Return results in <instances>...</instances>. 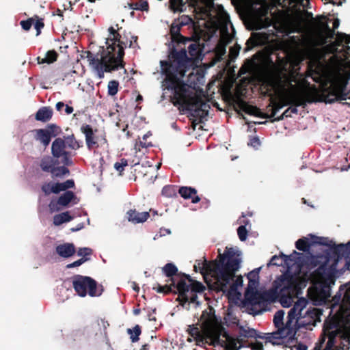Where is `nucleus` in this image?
I'll use <instances>...</instances> for the list:
<instances>
[{"label": "nucleus", "mask_w": 350, "mask_h": 350, "mask_svg": "<svg viewBox=\"0 0 350 350\" xmlns=\"http://www.w3.org/2000/svg\"><path fill=\"white\" fill-rule=\"evenodd\" d=\"M236 255L239 256L232 247H226L223 254L219 250L214 260H199L194 269H199L210 290L226 293L228 306L224 319L225 324L228 327L241 329V275H235L241 261Z\"/></svg>", "instance_id": "obj_1"}, {"label": "nucleus", "mask_w": 350, "mask_h": 350, "mask_svg": "<svg viewBox=\"0 0 350 350\" xmlns=\"http://www.w3.org/2000/svg\"><path fill=\"white\" fill-rule=\"evenodd\" d=\"M350 253V241L330 248L322 255L312 256L311 264L317 267L314 273L315 283L311 291L316 304L321 305L331 295V286L341 273L336 269L340 256Z\"/></svg>", "instance_id": "obj_2"}, {"label": "nucleus", "mask_w": 350, "mask_h": 350, "mask_svg": "<svg viewBox=\"0 0 350 350\" xmlns=\"http://www.w3.org/2000/svg\"><path fill=\"white\" fill-rule=\"evenodd\" d=\"M116 26L117 29L113 27H109V35L106 40L107 48L105 49L104 46L101 47L100 55L98 53L94 55L87 51L83 55L88 59L90 66L96 72L100 79L104 77L105 72H110L124 67V49L128 43L122 39L119 32L122 27H119L118 24Z\"/></svg>", "instance_id": "obj_3"}, {"label": "nucleus", "mask_w": 350, "mask_h": 350, "mask_svg": "<svg viewBox=\"0 0 350 350\" xmlns=\"http://www.w3.org/2000/svg\"><path fill=\"white\" fill-rule=\"evenodd\" d=\"M310 75L314 79L323 78L326 84L321 91V100L332 103L350 98L347 92L349 75L342 72L338 66L324 64L319 59L310 61L308 66Z\"/></svg>", "instance_id": "obj_4"}, {"label": "nucleus", "mask_w": 350, "mask_h": 350, "mask_svg": "<svg viewBox=\"0 0 350 350\" xmlns=\"http://www.w3.org/2000/svg\"><path fill=\"white\" fill-rule=\"evenodd\" d=\"M308 300L304 298L299 299L288 312L287 320L284 323L285 312L280 310L275 312L273 317V323L277 331L265 334V339L267 342L273 345L280 344V340L286 338H291L295 335L298 321L301 319L308 318L309 321H303L301 324H310L314 321L317 317L315 308H308L304 311L308 305Z\"/></svg>", "instance_id": "obj_5"}, {"label": "nucleus", "mask_w": 350, "mask_h": 350, "mask_svg": "<svg viewBox=\"0 0 350 350\" xmlns=\"http://www.w3.org/2000/svg\"><path fill=\"white\" fill-rule=\"evenodd\" d=\"M171 57L174 62H161L163 72L165 75L164 85L165 88L173 92L171 100L174 105H180L187 109L191 96H187V88L184 82L178 77H183L187 71L185 66L188 62L185 52L176 53L175 51Z\"/></svg>", "instance_id": "obj_6"}, {"label": "nucleus", "mask_w": 350, "mask_h": 350, "mask_svg": "<svg viewBox=\"0 0 350 350\" xmlns=\"http://www.w3.org/2000/svg\"><path fill=\"white\" fill-rule=\"evenodd\" d=\"M323 332L328 338L323 350H335L334 340L338 335L350 341V291L345 293L336 313L325 323Z\"/></svg>", "instance_id": "obj_7"}, {"label": "nucleus", "mask_w": 350, "mask_h": 350, "mask_svg": "<svg viewBox=\"0 0 350 350\" xmlns=\"http://www.w3.org/2000/svg\"><path fill=\"white\" fill-rule=\"evenodd\" d=\"M261 269L262 267L256 268L246 275L248 284L245 298L242 299V312L245 311L253 315L260 314L263 310V301L271 300L276 297L275 290H258Z\"/></svg>", "instance_id": "obj_8"}, {"label": "nucleus", "mask_w": 350, "mask_h": 350, "mask_svg": "<svg viewBox=\"0 0 350 350\" xmlns=\"http://www.w3.org/2000/svg\"><path fill=\"white\" fill-rule=\"evenodd\" d=\"M215 309L209 306L207 310L202 312L200 317L201 329L197 325H191L188 326L187 332L189 336L193 337L196 344L200 345L206 343L211 345L219 319L215 315Z\"/></svg>", "instance_id": "obj_9"}, {"label": "nucleus", "mask_w": 350, "mask_h": 350, "mask_svg": "<svg viewBox=\"0 0 350 350\" xmlns=\"http://www.w3.org/2000/svg\"><path fill=\"white\" fill-rule=\"evenodd\" d=\"M295 287V280L288 273H286L278 278L273 282V288L269 291H274L277 293L276 297L271 300L263 301V310L262 312L266 310V306L268 303L273 302L279 299L281 305L284 308H288L291 306L293 298V288Z\"/></svg>", "instance_id": "obj_10"}, {"label": "nucleus", "mask_w": 350, "mask_h": 350, "mask_svg": "<svg viewBox=\"0 0 350 350\" xmlns=\"http://www.w3.org/2000/svg\"><path fill=\"white\" fill-rule=\"evenodd\" d=\"M265 7L264 0H242V21L244 12L247 11L252 14L250 21L252 29L257 30L268 27L271 25V21L265 16L267 10Z\"/></svg>", "instance_id": "obj_11"}, {"label": "nucleus", "mask_w": 350, "mask_h": 350, "mask_svg": "<svg viewBox=\"0 0 350 350\" xmlns=\"http://www.w3.org/2000/svg\"><path fill=\"white\" fill-rule=\"evenodd\" d=\"M176 288L178 293V300L180 305L191 302L199 304L198 293H202L206 287L200 282L193 280L188 284L184 279H180L176 283Z\"/></svg>", "instance_id": "obj_12"}, {"label": "nucleus", "mask_w": 350, "mask_h": 350, "mask_svg": "<svg viewBox=\"0 0 350 350\" xmlns=\"http://www.w3.org/2000/svg\"><path fill=\"white\" fill-rule=\"evenodd\" d=\"M72 286L77 294L82 297L87 295L90 297H98L103 292V286L89 276L75 275L72 277Z\"/></svg>", "instance_id": "obj_13"}, {"label": "nucleus", "mask_w": 350, "mask_h": 350, "mask_svg": "<svg viewBox=\"0 0 350 350\" xmlns=\"http://www.w3.org/2000/svg\"><path fill=\"white\" fill-rule=\"evenodd\" d=\"M239 77H241V68L237 71V78L233 79L222 88V96L224 100L233 108L238 116H241V80L237 83L234 92L232 88L234 82Z\"/></svg>", "instance_id": "obj_14"}, {"label": "nucleus", "mask_w": 350, "mask_h": 350, "mask_svg": "<svg viewBox=\"0 0 350 350\" xmlns=\"http://www.w3.org/2000/svg\"><path fill=\"white\" fill-rule=\"evenodd\" d=\"M215 333H214L211 345L213 346H221L224 347L226 350H239L241 348V338L239 336L235 340L230 336L225 330L224 327L221 324L220 321H218Z\"/></svg>", "instance_id": "obj_15"}, {"label": "nucleus", "mask_w": 350, "mask_h": 350, "mask_svg": "<svg viewBox=\"0 0 350 350\" xmlns=\"http://www.w3.org/2000/svg\"><path fill=\"white\" fill-rule=\"evenodd\" d=\"M210 108V105L204 101L200 95H196L191 96L190 104H187V111H189L190 116L194 118L193 123L196 121L201 123L208 116Z\"/></svg>", "instance_id": "obj_16"}, {"label": "nucleus", "mask_w": 350, "mask_h": 350, "mask_svg": "<svg viewBox=\"0 0 350 350\" xmlns=\"http://www.w3.org/2000/svg\"><path fill=\"white\" fill-rule=\"evenodd\" d=\"M81 131L85 135L86 146L89 150L98 148L100 145L107 144L105 135H96L92 127L90 124H83L81 127Z\"/></svg>", "instance_id": "obj_17"}, {"label": "nucleus", "mask_w": 350, "mask_h": 350, "mask_svg": "<svg viewBox=\"0 0 350 350\" xmlns=\"http://www.w3.org/2000/svg\"><path fill=\"white\" fill-rule=\"evenodd\" d=\"M176 51V53H180L182 51L185 52V55L187 59L188 62H187L185 66V71H187L191 67H192L194 64L195 61L199 59L200 56L202 53V49L200 47V43L198 42H194L189 44L188 46V52L190 55L189 57L187 54V51L185 49H182L180 51H177L174 46H173L170 51V54L168 55V60L167 62H174L172 60V58L171 57L172 54L174 51Z\"/></svg>", "instance_id": "obj_18"}, {"label": "nucleus", "mask_w": 350, "mask_h": 350, "mask_svg": "<svg viewBox=\"0 0 350 350\" xmlns=\"http://www.w3.org/2000/svg\"><path fill=\"white\" fill-rule=\"evenodd\" d=\"M66 143L64 139L56 138L51 145V153L55 158L62 157V162L66 165H70L72 161L70 160L71 153L66 150Z\"/></svg>", "instance_id": "obj_19"}, {"label": "nucleus", "mask_w": 350, "mask_h": 350, "mask_svg": "<svg viewBox=\"0 0 350 350\" xmlns=\"http://www.w3.org/2000/svg\"><path fill=\"white\" fill-rule=\"evenodd\" d=\"M70 202L76 204L79 202V200L73 191H67L59 196L57 200H52L49 207L51 211H58L61 207L68 206Z\"/></svg>", "instance_id": "obj_20"}, {"label": "nucleus", "mask_w": 350, "mask_h": 350, "mask_svg": "<svg viewBox=\"0 0 350 350\" xmlns=\"http://www.w3.org/2000/svg\"><path fill=\"white\" fill-rule=\"evenodd\" d=\"M292 90L286 92L282 99L284 105H295L297 106L305 105L306 103V98L295 90V87L291 85Z\"/></svg>", "instance_id": "obj_21"}, {"label": "nucleus", "mask_w": 350, "mask_h": 350, "mask_svg": "<svg viewBox=\"0 0 350 350\" xmlns=\"http://www.w3.org/2000/svg\"><path fill=\"white\" fill-rule=\"evenodd\" d=\"M334 35V31L327 25L324 31H319L310 40V44L313 47L323 46L327 42V40L333 38Z\"/></svg>", "instance_id": "obj_22"}, {"label": "nucleus", "mask_w": 350, "mask_h": 350, "mask_svg": "<svg viewBox=\"0 0 350 350\" xmlns=\"http://www.w3.org/2000/svg\"><path fill=\"white\" fill-rule=\"evenodd\" d=\"M345 42L346 44L350 43V36L345 33H336V40L334 42L327 44L324 46V51L329 53H334L338 51V47Z\"/></svg>", "instance_id": "obj_23"}, {"label": "nucleus", "mask_w": 350, "mask_h": 350, "mask_svg": "<svg viewBox=\"0 0 350 350\" xmlns=\"http://www.w3.org/2000/svg\"><path fill=\"white\" fill-rule=\"evenodd\" d=\"M181 28L182 27L174 21L170 28V34L172 42L185 44L191 41V38L183 36L180 33Z\"/></svg>", "instance_id": "obj_24"}, {"label": "nucleus", "mask_w": 350, "mask_h": 350, "mask_svg": "<svg viewBox=\"0 0 350 350\" xmlns=\"http://www.w3.org/2000/svg\"><path fill=\"white\" fill-rule=\"evenodd\" d=\"M284 262L288 267V271L295 267V271L299 272L301 267V258L303 257V254L294 251L293 254L289 256L283 255Z\"/></svg>", "instance_id": "obj_25"}, {"label": "nucleus", "mask_w": 350, "mask_h": 350, "mask_svg": "<svg viewBox=\"0 0 350 350\" xmlns=\"http://www.w3.org/2000/svg\"><path fill=\"white\" fill-rule=\"evenodd\" d=\"M150 217L149 212H138L136 209H130L126 213V217L129 221L133 224L143 223Z\"/></svg>", "instance_id": "obj_26"}, {"label": "nucleus", "mask_w": 350, "mask_h": 350, "mask_svg": "<svg viewBox=\"0 0 350 350\" xmlns=\"http://www.w3.org/2000/svg\"><path fill=\"white\" fill-rule=\"evenodd\" d=\"M162 272L169 278L167 282H172V285L174 288H176V284L175 278L178 275L177 267L172 262H168L162 268Z\"/></svg>", "instance_id": "obj_27"}, {"label": "nucleus", "mask_w": 350, "mask_h": 350, "mask_svg": "<svg viewBox=\"0 0 350 350\" xmlns=\"http://www.w3.org/2000/svg\"><path fill=\"white\" fill-rule=\"evenodd\" d=\"M55 252L59 256L68 258L75 254L76 249L73 243H65L56 246Z\"/></svg>", "instance_id": "obj_28"}, {"label": "nucleus", "mask_w": 350, "mask_h": 350, "mask_svg": "<svg viewBox=\"0 0 350 350\" xmlns=\"http://www.w3.org/2000/svg\"><path fill=\"white\" fill-rule=\"evenodd\" d=\"M178 193L184 199H191L192 203H198L200 200V198L197 195V190L190 187H180Z\"/></svg>", "instance_id": "obj_29"}, {"label": "nucleus", "mask_w": 350, "mask_h": 350, "mask_svg": "<svg viewBox=\"0 0 350 350\" xmlns=\"http://www.w3.org/2000/svg\"><path fill=\"white\" fill-rule=\"evenodd\" d=\"M53 113V109L50 107H42L36 113L35 119L37 121L46 122L52 118Z\"/></svg>", "instance_id": "obj_30"}, {"label": "nucleus", "mask_w": 350, "mask_h": 350, "mask_svg": "<svg viewBox=\"0 0 350 350\" xmlns=\"http://www.w3.org/2000/svg\"><path fill=\"white\" fill-rule=\"evenodd\" d=\"M34 133V139L36 141L41 142L44 147L49 146L51 142V137L49 133L44 129H35L33 131Z\"/></svg>", "instance_id": "obj_31"}, {"label": "nucleus", "mask_w": 350, "mask_h": 350, "mask_svg": "<svg viewBox=\"0 0 350 350\" xmlns=\"http://www.w3.org/2000/svg\"><path fill=\"white\" fill-rule=\"evenodd\" d=\"M233 2H235V9L237 13L241 18V0H232ZM214 8V3L213 0H208L207 3L205 8H202V12H203L206 16H209L211 15V10Z\"/></svg>", "instance_id": "obj_32"}, {"label": "nucleus", "mask_w": 350, "mask_h": 350, "mask_svg": "<svg viewBox=\"0 0 350 350\" xmlns=\"http://www.w3.org/2000/svg\"><path fill=\"white\" fill-rule=\"evenodd\" d=\"M55 165L53 159L49 156L44 157L40 161L39 166L44 172H53V169Z\"/></svg>", "instance_id": "obj_33"}, {"label": "nucleus", "mask_w": 350, "mask_h": 350, "mask_svg": "<svg viewBox=\"0 0 350 350\" xmlns=\"http://www.w3.org/2000/svg\"><path fill=\"white\" fill-rule=\"evenodd\" d=\"M58 56V53L55 50L48 51L44 57H37L38 64H52L57 59Z\"/></svg>", "instance_id": "obj_34"}, {"label": "nucleus", "mask_w": 350, "mask_h": 350, "mask_svg": "<svg viewBox=\"0 0 350 350\" xmlns=\"http://www.w3.org/2000/svg\"><path fill=\"white\" fill-rule=\"evenodd\" d=\"M260 338L265 339V335L260 336L257 334L256 331L254 329L250 328L247 327V325L243 326L242 325V338ZM247 345L243 342V340H242V349L246 346Z\"/></svg>", "instance_id": "obj_35"}, {"label": "nucleus", "mask_w": 350, "mask_h": 350, "mask_svg": "<svg viewBox=\"0 0 350 350\" xmlns=\"http://www.w3.org/2000/svg\"><path fill=\"white\" fill-rule=\"evenodd\" d=\"M152 289L154 290L158 293H163L165 295L169 294L170 293H173L174 294H178V291L176 288H174L172 285V282H170V284L161 285L159 283H157L153 287Z\"/></svg>", "instance_id": "obj_36"}, {"label": "nucleus", "mask_w": 350, "mask_h": 350, "mask_svg": "<svg viewBox=\"0 0 350 350\" xmlns=\"http://www.w3.org/2000/svg\"><path fill=\"white\" fill-rule=\"evenodd\" d=\"M75 186L74 180L69 179L63 183H55L54 185V191H55V194H57L61 191H67V189H72Z\"/></svg>", "instance_id": "obj_37"}, {"label": "nucleus", "mask_w": 350, "mask_h": 350, "mask_svg": "<svg viewBox=\"0 0 350 350\" xmlns=\"http://www.w3.org/2000/svg\"><path fill=\"white\" fill-rule=\"evenodd\" d=\"M73 217L70 216L69 212L66 211L56 215L53 217V224L55 226H59L63 223L71 221Z\"/></svg>", "instance_id": "obj_38"}, {"label": "nucleus", "mask_w": 350, "mask_h": 350, "mask_svg": "<svg viewBox=\"0 0 350 350\" xmlns=\"http://www.w3.org/2000/svg\"><path fill=\"white\" fill-rule=\"evenodd\" d=\"M178 187L176 185H165L161 191V193L166 198H176L177 196Z\"/></svg>", "instance_id": "obj_39"}, {"label": "nucleus", "mask_w": 350, "mask_h": 350, "mask_svg": "<svg viewBox=\"0 0 350 350\" xmlns=\"http://www.w3.org/2000/svg\"><path fill=\"white\" fill-rule=\"evenodd\" d=\"M64 140L65 141L66 146L70 149L77 150L81 146L80 142L76 139L74 134L64 137Z\"/></svg>", "instance_id": "obj_40"}, {"label": "nucleus", "mask_w": 350, "mask_h": 350, "mask_svg": "<svg viewBox=\"0 0 350 350\" xmlns=\"http://www.w3.org/2000/svg\"><path fill=\"white\" fill-rule=\"evenodd\" d=\"M241 107H242V111H244L246 113H248L250 115H252L254 116H259L260 114V111L257 107L252 106V105H250L247 104L246 103L243 102V100H242Z\"/></svg>", "instance_id": "obj_41"}, {"label": "nucleus", "mask_w": 350, "mask_h": 350, "mask_svg": "<svg viewBox=\"0 0 350 350\" xmlns=\"http://www.w3.org/2000/svg\"><path fill=\"white\" fill-rule=\"evenodd\" d=\"M170 9L174 12H183V8L185 6V3L183 0H170Z\"/></svg>", "instance_id": "obj_42"}, {"label": "nucleus", "mask_w": 350, "mask_h": 350, "mask_svg": "<svg viewBox=\"0 0 350 350\" xmlns=\"http://www.w3.org/2000/svg\"><path fill=\"white\" fill-rule=\"evenodd\" d=\"M282 28L284 31L287 33H291L295 31H299L300 27L299 25L294 24L292 21H286L282 24Z\"/></svg>", "instance_id": "obj_43"}, {"label": "nucleus", "mask_w": 350, "mask_h": 350, "mask_svg": "<svg viewBox=\"0 0 350 350\" xmlns=\"http://www.w3.org/2000/svg\"><path fill=\"white\" fill-rule=\"evenodd\" d=\"M127 332L130 334V338L133 342H136L139 340V336L142 333L141 327L136 325L133 329H128Z\"/></svg>", "instance_id": "obj_44"}, {"label": "nucleus", "mask_w": 350, "mask_h": 350, "mask_svg": "<svg viewBox=\"0 0 350 350\" xmlns=\"http://www.w3.org/2000/svg\"><path fill=\"white\" fill-rule=\"evenodd\" d=\"M53 172H51L53 177H62L70 173L69 170L65 166L56 167L55 165Z\"/></svg>", "instance_id": "obj_45"}, {"label": "nucleus", "mask_w": 350, "mask_h": 350, "mask_svg": "<svg viewBox=\"0 0 350 350\" xmlns=\"http://www.w3.org/2000/svg\"><path fill=\"white\" fill-rule=\"evenodd\" d=\"M55 183L53 182H48L44 183L41 186V190L44 193L45 196H49L51 193H55V191H54V185Z\"/></svg>", "instance_id": "obj_46"}, {"label": "nucleus", "mask_w": 350, "mask_h": 350, "mask_svg": "<svg viewBox=\"0 0 350 350\" xmlns=\"http://www.w3.org/2000/svg\"><path fill=\"white\" fill-rule=\"evenodd\" d=\"M119 82L116 80L110 81L108 83V94L115 96L118 92Z\"/></svg>", "instance_id": "obj_47"}, {"label": "nucleus", "mask_w": 350, "mask_h": 350, "mask_svg": "<svg viewBox=\"0 0 350 350\" xmlns=\"http://www.w3.org/2000/svg\"><path fill=\"white\" fill-rule=\"evenodd\" d=\"M176 21L182 27L185 25L193 24V19L188 15H182L178 18L175 19Z\"/></svg>", "instance_id": "obj_48"}, {"label": "nucleus", "mask_w": 350, "mask_h": 350, "mask_svg": "<svg viewBox=\"0 0 350 350\" xmlns=\"http://www.w3.org/2000/svg\"><path fill=\"white\" fill-rule=\"evenodd\" d=\"M131 8L133 10H141V11H148L149 5L148 1H142L139 3H135L131 4Z\"/></svg>", "instance_id": "obj_49"}, {"label": "nucleus", "mask_w": 350, "mask_h": 350, "mask_svg": "<svg viewBox=\"0 0 350 350\" xmlns=\"http://www.w3.org/2000/svg\"><path fill=\"white\" fill-rule=\"evenodd\" d=\"M35 21L33 23L34 27L36 29V36H38L41 33V29L44 27V23L43 22V18H39L38 16L35 15L34 17Z\"/></svg>", "instance_id": "obj_50"}, {"label": "nucleus", "mask_w": 350, "mask_h": 350, "mask_svg": "<svg viewBox=\"0 0 350 350\" xmlns=\"http://www.w3.org/2000/svg\"><path fill=\"white\" fill-rule=\"evenodd\" d=\"M295 245L297 250L306 251L309 247L308 239L306 238L299 239L296 241Z\"/></svg>", "instance_id": "obj_51"}, {"label": "nucleus", "mask_w": 350, "mask_h": 350, "mask_svg": "<svg viewBox=\"0 0 350 350\" xmlns=\"http://www.w3.org/2000/svg\"><path fill=\"white\" fill-rule=\"evenodd\" d=\"M44 129L48 131L51 137L57 136L60 132V128L54 124H49Z\"/></svg>", "instance_id": "obj_52"}, {"label": "nucleus", "mask_w": 350, "mask_h": 350, "mask_svg": "<svg viewBox=\"0 0 350 350\" xmlns=\"http://www.w3.org/2000/svg\"><path fill=\"white\" fill-rule=\"evenodd\" d=\"M242 224H245L244 226L242 225V241H243L247 239L248 233L251 229V226L245 219L242 220Z\"/></svg>", "instance_id": "obj_53"}, {"label": "nucleus", "mask_w": 350, "mask_h": 350, "mask_svg": "<svg viewBox=\"0 0 350 350\" xmlns=\"http://www.w3.org/2000/svg\"><path fill=\"white\" fill-rule=\"evenodd\" d=\"M128 165V161L125 159H122L120 162H116L114 164L115 169L121 174L124 170V167Z\"/></svg>", "instance_id": "obj_54"}, {"label": "nucleus", "mask_w": 350, "mask_h": 350, "mask_svg": "<svg viewBox=\"0 0 350 350\" xmlns=\"http://www.w3.org/2000/svg\"><path fill=\"white\" fill-rule=\"evenodd\" d=\"M35 21V18H30L26 21H21L20 24L22 27V28L25 30V31H28L30 29V28L31 27L32 25L33 24Z\"/></svg>", "instance_id": "obj_55"}, {"label": "nucleus", "mask_w": 350, "mask_h": 350, "mask_svg": "<svg viewBox=\"0 0 350 350\" xmlns=\"http://www.w3.org/2000/svg\"><path fill=\"white\" fill-rule=\"evenodd\" d=\"M88 260V258H81L72 263H70V264H68L66 265V268L68 269H71V268H73V267H79L80 265H81L82 264H83L85 262H86Z\"/></svg>", "instance_id": "obj_56"}, {"label": "nucleus", "mask_w": 350, "mask_h": 350, "mask_svg": "<svg viewBox=\"0 0 350 350\" xmlns=\"http://www.w3.org/2000/svg\"><path fill=\"white\" fill-rule=\"evenodd\" d=\"M92 254V250L88 247L80 248L78 252V256H83L82 258H85L86 256L90 255Z\"/></svg>", "instance_id": "obj_57"}, {"label": "nucleus", "mask_w": 350, "mask_h": 350, "mask_svg": "<svg viewBox=\"0 0 350 350\" xmlns=\"http://www.w3.org/2000/svg\"><path fill=\"white\" fill-rule=\"evenodd\" d=\"M247 145L254 148H258L260 145V142L258 137H254L250 139L249 142L247 143Z\"/></svg>", "instance_id": "obj_58"}, {"label": "nucleus", "mask_w": 350, "mask_h": 350, "mask_svg": "<svg viewBox=\"0 0 350 350\" xmlns=\"http://www.w3.org/2000/svg\"><path fill=\"white\" fill-rule=\"evenodd\" d=\"M216 51L217 55L220 57L224 55L226 53V44L219 42L217 45Z\"/></svg>", "instance_id": "obj_59"}, {"label": "nucleus", "mask_w": 350, "mask_h": 350, "mask_svg": "<svg viewBox=\"0 0 350 350\" xmlns=\"http://www.w3.org/2000/svg\"><path fill=\"white\" fill-rule=\"evenodd\" d=\"M149 136H150V135L148 133H146L143 136V140L139 142V146L142 148H148L150 146H152V144L151 142H148V143L146 142L147 138Z\"/></svg>", "instance_id": "obj_60"}, {"label": "nucleus", "mask_w": 350, "mask_h": 350, "mask_svg": "<svg viewBox=\"0 0 350 350\" xmlns=\"http://www.w3.org/2000/svg\"><path fill=\"white\" fill-rule=\"evenodd\" d=\"M280 260V257L275 255L271 257L270 259L269 263L267 264V266L269 267L271 265H276V266H280L282 265V262H278V260Z\"/></svg>", "instance_id": "obj_61"}, {"label": "nucleus", "mask_w": 350, "mask_h": 350, "mask_svg": "<svg viewBox=\"0 0 350 350\" xmlns=\"http://www.w3.org/2000/svg\"><path fill=\"white\" fill-rule=\"evenodd\" d=\"M291 43L296 47L299 48L300 46L303 44V40L297 37H291Z\"/></svg>", "instance_id": "obj_62"}, {"label": "nucleus", "mask_w": 350, "mask_h": 350, "mask_svg": "<svg viewBox=\"0 0 350 350\" xmlns=\"http://www.w3.org/2000/svg\"><path fill=\"white\" fill-rule=\"evenodd\" d=\"M177 277L179 278V280L180 279H184L186 282L187 280L189 282V284L193 280L189 275L186 273H178Z\"/></svg>", "instance_id": "obj_63"}, {"label": "nucleus", "mask_w": 350, "mask_h": 350, "mask_svg": "<svg viewBox=\"0 0 350 350\" xmlns=\"http://www.w3.org/2000/svg\"><path fill=\"white\" fill-rule=\"evenodd\" d=\"M228 21H224L220 25V28H221V33L224 34V33H226V35H228Z\"/></svg>", "instance_id": "obj_64"}]
</instances>
